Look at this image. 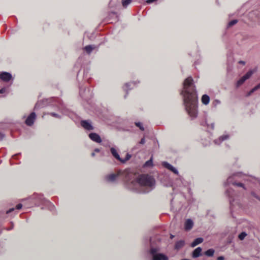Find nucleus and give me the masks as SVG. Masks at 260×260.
<instances>
[{
  "mask_svg": "<svg viewBox=\"0 0 260 260\" xmlns=\"http://www.w3.org/2000/svg\"><path fill=\"white\" fill-rule=\"evenodd\" d=\"M135 124L136 125L139 127V128L140 129V130L141 131H144L145 130V128L143 127V125H142V123L140 122H135Z\"/></svg>",
  "mask_w": 260,
  "mask_h": 260,
  "instance_id": "obj_30",
  "label": "nucleus"
},
{
  "mask_svg": "<svg viewBox=\"0 0 260 260\" xmlns=\"http://www.w3.org/2000/svg\"><path fill=\"white\" fill-rule=\"evenodd\" d=\"M253 72L252 71H248L246 74H245L243 76L241 77V78L238 80L236 83L237 87H239L242 85L247 79L250 78Z\"/></svg>",
  "mask_w": 260,
  "mask_h": 260,
  "instance_id": "obj_6",
  "label": "nucleus"
},
{
  "mask_svg": "<svg viewBox=\"0 0 260 260\" xmlns=\"http://www.w3.org/2000/svg\"><path fill=\"white\" fill-rule=\"evenodd\" d=\"M156 1V0H147L146 3L147 4H151V3H154Z\"/></svg>",
  "mask_w": 260,
  "mask_h": 260,
  "instance_id": "obj_37",
  "label": "nucleus"
},
{
  "mask_svg": "<svg viewBox=\"0 0 260 260\" xmlns=\"http://www.w3.org/2000/svg\"><path fill=\"white\" fill-rule=\"evenodd\" d=\"M203 242V239L202 238H198L194 240L192 244H191V246L194 247L199 244H201Z\"/></svg>",
  "mask_w": 260,
  "mask_h": 260,
  "instance_id": "obj_17",
  "label": "nucleus"
},
{
  "mask_svg": "<svg viewBox=\"0 0 260 260\" xmlns=\"http://www.w3.org/2000/svg\"><path fill=\"white\" fill-rule=\"evenodd\" d=\"M233 202V201H232L231 199H230V203H231V205H232L233 204H232V202Z\"/></svg>",
  "mask_w": 260,
  "mask_h": 260,
  "instance_id": "obj_48",
  "label": "nucleus"
},
{
  "mask_svg": "<svg viewBox=\"0 0 260 260\" xmlns=\"http://www.w3.org/2000/svg\"><path fill=\"white\" fill-rule=\"evenodd\" d=\"M184 245V241L182 240H180L177 241L175 245V249H179L183 247Z\"/></svg>",
  "mask_w": 260,
  "mask_h": 260,
  "instance_id": "obj_18",
  "label": "nucleus"
},
{
  "mask_svg": "<svg viewBox=\"0 0 260 260\" xmlns=\"http://www.w3.org/2000/svg\"><path fill=\"white\" fill-rule=\"evenodd\" d=\"M6 92V88L5 87L2 88L0 89V93H4Z\"/></svg>",
  "mask_w": 260,
  "mask_h": 260,
  "instance_id": "obj_36",
  "label": "nucleus"
},
{
  "mask_svg": "<svg viewBox=\"0 0 260 260\" xmlns=\"http://www.w3.org/2000/svg\"><path fill=\"white\" fill-rule=\"evenodd\" d=\"M91 155H92V156H94L95 155V153H94V152L92 153Z\"/></svg>",
  "mask_w": 260,
  "mask_h": 260,
  "instance_id": "obj_47",
  "label": "nucleus"
},
{
  "mask_svg": "<svg viewBox=\"0 0 260 260\" xmlns=\"http://www.w3.org/2000/svg\"><path fill=\"white\" fill-rule=\"evenodd\" d=\"M247 236V234L245 232H242L239 235V238L240 240H243L245 239V237Z\"/></svg>",
  "mask_w": 260,
  "mask_h": 260,
  "instance_id": "obj_29",
  "label": "nucleus"
},
{
  "mask_svg": "<svg viewBox=\"0 0 260 260\" xmlns=\"http://www.w3.org/2000/svg\"><path fill=\"white\" fill-rule=\"evenodd\" d=\"M39 107V103H37V104L35 106V109H37V108Z\"/></svg>",
  "mask_w": 260,
  "mask_h": 260,
  "instance_id": "obj_43",
  "label": "nucleus"
},
{
  "mask_svg": "<svg viewBox=\"0 0 260 260\" xmlns=\"http://www.w3.org/2000/svg\"><path fill=\"white\" fill-rule=\"evenodd\" d=\"M111 152L112 155L114 157H115L117 159H118V160H121L120 156L118 155L116 150L115 148H114L113 147H112L111 148Z\"/></svg>",
  "mask_w": 260,
  "mask_h": 260,
  "instance_id": "obj_20",
  "label": "nucleus"
},
{
  "mask_svg": "<svg viewBox=\"0 0 260 260\" xmlns=\"http://www.w3.org/2000/svg\"><path fill=\"white\" fill-rule=\"evenodd\" d=\"M94 151L96 152H100V149L98 148L95 149Z\"/></svg>",
  "mask_w": 260,
  "mask_h": 260,
  "instance_id": "obj_44",
  "label": "nucleus"
},
{
  "mask_svg": "<svg viewBox=\"0 0 260 260\" xmlns=\"http://www.w3.org/2000/svg\"><path fill=\"white\" fill-rule=\"evenodd\" d=\"M5 135L3 134H0V140H2L4 138Z\"/></svg>",
  "mask_w": 260,
  "mask_h": 260,
  "instance_id": "obj_40",
  "label": "nucleus"
},
{
  "mask_svg": "<svg viewBox=\"0 0 260 260\" xmlns=\"http://www.w3.org/2000/svg\"><path fill=\"white\" fill-rule=\"evenodd\" d=\"M22 205L21 204H18L16 206V209L17 210L21 209L22 208Z\"/></svg>",
  "mask_w": 260,
  "mask_h": 260,
  "instance_id": "obj_35",
  "label": "nucleus"
},
{
  "mask_svg": "<svg viewBox=\"0 0 260 260\" xmlns=\"http://www.w3.org/2000/svg\"><path fill=\"white\" fill-rule=\"evenodd\" d=\"M239 63H240V64H242V65H245V61H241H241H240L239 62Z\"/></svg>",
  "mask_w": 260,
  "mask_h": 260,
  "instance_id": "obj_42",
  "label": "nucleus"
},
{
  "mask_svg": "<svg viewBox=\"0 0 260 260\" xmlns=\"http://www.w3.org/2000/svg\"><path fill=\"white\" fill-rule=\"evenodd\" d=\"M202 102L204 105H208L209 103L210 98L208 95L204 94L202 97Z\"/></svg>",
  "mask_w": 260,
  "mask_h": 260,
  "instance_id": "obj_16",
  "label": "nucleus"
},
{
  "mask_svg": "<svg viewBox=\"0 0 260 260\" xmlns=\"http://www.w3.org/2000/svg\"><path fill=\"white\" fill-rule=\"evenodd\" d=\"M145 143V139L144 138H143L141 139L140 142H139L141 144H144Z\"/></svg>",
  "mask_w": 260,
  "mask_h": 260,
  "instance_id": "obj_34",
  "label": "nucleus"
},
{
  "mask_svg": "<svg viewBox=\"0 0 260 260\" xmlns=\"http://www.w3.org/2000/svg\"><path fill=\"white\" fill-rule=\"evenodd\" d=\"M49 114H50L53 117H56L58 118H61V116L56 113H49Z\"/></svg>",
  "mask_w": 260,
  "mask_h": 260,
  "instance_id": "obj_32",
  "label": "nucleus"
},
{
  "mask_svg": "<svg viewBox=\"0 0 260 260\" xmlns=\"http://www.w3.org/2000/svg\"><path fill=\"white\" fill-rule=\"evenodd\" d=\"M238 21L237 19H233L231 21L229 22L228 24V27H231L233 25L236 24Z\"/></svg>",
  "mask_w": 260,
  "mask_h": 260,
  "instance_id": "obj_27",
  "label": "nucleus"
},
{
  "mask_svg": "<svg viewBox=\"0 0 260 260\" xmlns=\"http://www.w3.org/2000/svg\"><path fill=\"white\" fill-rule=\"evenodd\" d=\"M202 125H204V126H207L208 127H211V128L212 129H213L214 128V124L213 123H212L211 124H210V125L208 124V121L207 120H205V121H203L202 122Z\"/></svg>",
  "mask_w": 260,
  "mask_h": 260,
  "instance_id": "obj_23",
  "label": "nucleus"
},
{
  "mask_svg": "<svg viewBox=\"0 0 260 260\" xmlns=\"http://www.w3.org/2000/svg\"><path fill=\"white\" fill-rule=\"evenodd\" d=\"M89 137L90 139L95 143H101L102 141L99 134L96 133L89 134Z\"/></svg>",
  "mask_w": 260,
  "mask_h": 260,
  "instance_id": "obj_13",
  "label": "nucleus"
},
{
  "mask_svg": "<svg viewBox=\"0 0 260 260\" xmlns=\"http://www.w3.org/2000/svg\"><path fill=\"white\" fill-rule=\"evenodd\" d=\"M202 251V249L200 247H198L197 248L194 249L192 253V257L194 258L199 257L201 255Z\"/></svg>",
  "mask_w": 260,
  "mask_h": 260,
  "instance_id": "obj_15",
  "label": "nucleus"
},
{
  "mask_svg": "<svg viewBox=\"0 0 260 260\" xmlns=\"http://www.w3.org/2000/svg\"><path fill=\"white\" fill-rule=\"evenodd\" d=\"M152 158H151L149 160H147L144 164V167H152Z\"/></svg>",
  "mask_w": 260,
  "mask_h": 260,
  "instance_id": "obj_31",
  "label": "nucleus"
},
{
  "mask_svg": "<svg viewBox=\"0 0 260 260\" xmlns=\"http://www.w3.org/2000/svg\"><path fill=\"white\" fill-rule=\"evenodd\" d=\"M193 79L189 77L184 80L182 92L185 109L192 119L198 116V96Z\"/></svg>",
  "mask_w": 260,
  "mask_h": 260,
  "instance_id": "obj_1",
  "label": "nucleus"
},
{
  "mask_svg": "<svg viewBox=\"0 0 260 260\" xmlns=\"http://www.w3.org/2000/svg\"><path fill=\"white\" fill-rule=\"evenodd\" d=\"M238 176L237 174H234L232 176L228 178L225 185L232 184L233 185H236L237 186L242 187L244 188V186L243 184L240 182L237 183L235 180V178Z\"/></svg>",
  "mask_w": 260,
  "mask_h": 260,
  "instance_id": "obj_4",
  "label": "nucleus"
},
{
  "mask_svg": "<svg viewBox=\"0 0 260 260\" xmlns=\"http://www.w3.org/2000/svg\"><path fill=\"white\" fill-rule=\"evenodd\" d=\"M14 210V209L13 208H11V209H10L9 210L7 211V213L8 214V213L13 211Z\"/></svg>",
  "mask_w": 260,
  "mask_h": 260,
  "instance_id": "obj_39",
  "label": "nucleus"
},
{
  "mask_svg": "<svg viewBox=\"0 0 260 260\" xmlns=\"http://www.w3.org/2000/svg\"><path fill=\"white\" fill-rule=\"evenodd\" d=\"M173 237H174V236H173V235H171V239H172V238H173Z\"/></svg>",
  "mask_w": 260,
  "mask_h": 260,
  "instance_id": "obj_50",
  "label": "nucleus"
},
{
  "mask_svg": "<svg viewBox=\"0 0 260 260\" xmlns=\"http://www.w3.org/2000/svg\"><path fill=\"white\" fill-rule=\"evenodd\" d=\"M80 95L81 96L84 98L85 95H84L83 91H82L81 90H80Z\"/></svg>",
  "mask_w": 260,
  "mask_h": 260,
  "instance_id": "obj_38",
  "label": "nucleus"
},
{
  "mask_svg": "<svg viewBox=\"0 0 260 260\" xmlns=\"http://www.w3.org/2000/svg\"><path fill=\"white\" fill-rule=\"evenodd\" d=\"M234 191L232 189H227L226 190V195L229 198L232 199L233 196Z\"/></svg>",
  "mask_w": 260,
  "mask_h": 260,
  "instance_id": "obj_24",
  "label": "nucleus"
},
{
  "mask_svg": "<svg viewBox=\"0 0 260 260\" xmlns=\"http://www.w3.org/2000/svg\"><path fill=\"white\" fill-rule=\"evenodd\" d=\"M120 173L121 171H119L116 173L110 174L106 177V180L108 182H113L116 180L117 177L120 175Z\"/></svg>",
  "mask_w": 260,
  "mask_h": 260,
  "instance_id": "obj_8",
  "label": "nucleus"
},
{
  "mask_svg": "<svg viewBox=\"0 0 260 260\" xmlns=\"http://www.w3.org/2000/svg\"><path fill=\"white\" fill-rule=\"evenodd\" d=\"M132 84L134 85V83L133 82L125 84V85H124L123 86V89L125 90V91H127L128 89H131V88H133L131 87Z\"/></svg>",
  "mask_w": 260,
  "mask_h": 260,
  "instance_id": "obj_25",
  "label": "nucleus"
},
{
  "mask_svg": "<svg viewBox=\"0 0 260 260\" xmlns=\"http://www.w3.org/2000/svg\"><path fill=\"white\" fill-rule=\"evenodd\" d=\"M204 253L205 255H207L208 257H212L214 253V250L213 249H209L206 251Z\"/></svg>",
  "mask_w": 260,
  "mask_h": 260,
  "instance_id": "obj_21",
  "label": "nucleus"
},
{
  "mask_svg": "<svg viewBox=\"0 0 260 260\" xmlns=\"http://www.w3.org/2000/svg\"><path fill=\"white\" fill-rule=\"evenodd\" d=\"M149 253L151 260H169V257L160 252V249L157 247H151Z\"/></svg>",
  "mask_w": 260,
  "mask_h": 260,
  "instance_id": "obj_3",
  "label": "nucleus"
},
{
  "mask_svg": "<svg viewBox=\"0 0 260 260\" xmlns=\"http://www.w3.org/2000/svg\"><path fill=\"white\" fill-rule=\"evenodd\" d=\"M12 229H13V226H12V227H11V228H10L8 229H7V230L9 231V230H12Z\"/></svg>",
  "mask_w": 260,
  "mask_h": 260,
  "instance_id": "obj_46",
  "label": "nucleus"
},
{
  "mask_svg": "<svg viewBox=\"0 0 260 260\" xmlns=\"http://www.w3.org/2000/svg\"><path fill=\"white\" fill-rule=\"evenodd\" d=\"M131 156H132L130 154H129L128 153H127L125 159H122L121 158V160H119V161H120L122 163H124L127 160L130 159L131 158Z\"/></svg>",
  "mask_w": 260,
  "mask_h": 260,
  "instance_id": "obj_28",
  "label": "nucleus"
},
{
  "mask_svg": "<svg viewBox=\"0 0 260 260\" xmlns=\"http://www.w3.org/2000/svg\"><path fill=\"white\" fill-rule=\"evenodd\" d=\"M229 139V136L228 135H223L220 137L218 138V139L215 140L214 141V142L216 143V144L219 145L223 141H224L225 140H227Z\"/></svg>",
  "mask_w": 260,
  "mask_h": 260,
  "instance_id": "obj_14",
  "label": "nucleus"
},
{
  "mask_svg": "<svg viewBox=\"0 0 260 260\" xmlns=\"http://www.w3.org/2000/svg\"><path fill=\"white\" fill-rule=\"evenodd\" d=\"M17 156V155H14L13 156V157H15V156Z\"/></svg>",
  "mask_w": 260,
  "mask_h": 260,
  "instance_id": "obj_51",
  "label": "nucleus"
},
{
  "mask_svg": "<svg viewBox=\"0 0 260 260\" xmlns=\"http://www.w3.org/2000/svg\"><path fill=\"white\" fill-rule=\"evenodd\" d=\"M94 48H95V46L89 45L86 46L84 47V49L86 51V53L89 54L91 53V52L92 51V50H93L94 49Z\"/></svg>",
  "mask_w": 260,
  "mask_h": 260,
  "instance_id": "obj_19",
  "label": "nucleus"
},
{
  "mask_svg": "<svg viewBox=\"0 0 260 260\" xmlns=\"http://www.w3.org/2000/svg\"><path fill=\"white\" fill-rule=\"evenodd\" d=\"M217 260H223L224 259V257L223 256H219V257H217Z\"/></svg>",
  "mask_w": 260,
  "mask_h": 260,
  "instance_id": "obj_41",
  "label": "nucleus"
},
{
  "mask_svg": "<svg viewBox=\"0 0 260 260\" xmlns=\"http://www.w3.org/2000/svg\"><path fill=\"white\" fill-rule=\"evenodd\" d=\"M36 118V114L35 113H31L29 116L27 117L25 123L27 125L31 126L33 124L34 121L35 120Z\"/></svg>",
  "mask_w": 260,
  "mask_h": 260,
  "instance_id": "obj_11",
  "label": "nucleus"
},
{
  "mask_svg": "<svg viewBox=\"0 0 260 260\" xmlns=\"http://www.w3.org/2000/svg\"><path fill=\"white\" fill-rule=\"evenodd\" d=\"M257 18H258V20H259V22H260V15H259L257 16Z\"/></svg>",
  "mask_w": 260,
  "mask_h": 260,
  "instance_id": "obj_45",
  "label": "nucleus"
},
{
  "mask_svg": "<svg viewBox=\"0 0 260 260\" xmlns=\"http://www.w3.org/2000/svg\"><path fill=\"white\" fill-rule=\"evenodd\" d=\"M30 199L36 201V205L38 206L39 204L44 203L46 200L41 194H34Z\"/></svg>",
  "mask_w": 260,
  "mask_h": 260,
  "instance_id": "obj_5",
  "label": "nucleus"
},
{
  "mask_svg": "<svg viewBox=\"0 0 260 260\" xmlns=\"http://www.w3.org/2000/svg\"><path fill=\"white\" fill-rule=\"evenodd\" d=\"M136 184L139 186V189L135 187H131V189L138 192L146 193L155 188V180L153 177L148 174H142L137 177L136 180L132 181V186H135Z\"/></svg>",
  "mask_w": 260,
  "mask_h": 260,
  "instance_id": "obj_2",
  "label": "nucleus"
},
{
  "mask_svg": "<svg viewBox=\"0 0 260 260\" xmlns=\"http://www.w3.org/2000/svg\"><path fill=\"white\" fill-rule=\"evenodd\" d=\"M259 88H260V83L258 84H257L256 86L254 87L253 88H252L251 90L250 91V92H249V93H248L247 95L250 96L252 92H254V91H255L256 90L258 89Z\"/></svg>",
  "mask_w": 260,
  "mask_h": 260,
  "instance_id": "obj_22",
  "label": "nucleus"
},
{
  "mask_svg": "<svg viewBox=\"0 0 260 260\" xmlns=\"http://www.w3.org/2000/svg\"><path fill=\"white\" fill-rule=\"evenodd\" d=\"M181 260H189V259H187V258H184V259H181Z\"/></svg>",
  "mask_w": 260,
  "mask_h": 260,
  "instance_id": "obj_49",
  "label": "nucleus"
},
{
  "mask_svg": "<svg viewBox=\"0 0 260 260\" xmlns=\"http://www.w3.org/2000/svg\"><path fill=\"white\" fill-rule=\"evenodd\" d=\"M132 0H122V5L124 8H126L132 2Z\"/></svg>",
  "mask_w": 260,
  "mask_h": 260,
  "instance_id": "obj_26",
  "label": "nucleus"
},
{
  "mask_svg": "<svg viewBox=\"0 0 260 260\" xmlns=\"http://www.w3.org/2000/svg\"><path fill=\"white\" fill-rule=\"evenodd\" d=\"M0 79L4 82H8L12 79V76L9 73L3 72L0 74Z\"/></svg>",
  "mask_w": 260,
  "mask_h": 260,
  "instance_id": "obj_9",
  "label": "nucleus"
},
{
  "mask_svg": "<svg viewBox=\"0 0 260 260\" xmlns=\"http://www.w3.org/2000/svg\"><path fill=\"white\" fill-rule=\"evenodd\" d=\"M221 103V102L219 100H214L213 102V105L214 106H217Z\"/></svg>",
  "mask_w": 260,
  "mask_h": 260,
  "instance_id": "obj_33",
  "label": "nucleus"
},
{
  "mask_svg": "<svg viewBox=\"0 0 260 260\" xmlns=\"http://www.w3.org/2000/svg\"><path fill=\"white\" fill-rule=\"evenodd\" d=\"M81 125L87 131H92L93 129V127L89 120L81 121Z\"/></svg>",
  "mask_w": 260,
  "mask_h": 260,
  "instance_id": "obj_10",
  "label": "nucleus"
},
{
  "mask_svg": "<svg viewBox=\"0 0 260 260\" xmlns=\"http://www.w3.org/2000/svg\"><path fill=\"white\" fill-rule=\"evenodd\" d=\"M193 226V222L191 219H187L184 223V230L185 231H190Z\"/></svg>",
  "mask_w": 260,
  "mask_h": 260,
  "instance_id": "obj_12",
  "label": "nucleus"
},
{
  "mask_svg": "<svg viewBox=\"0 0 260 260\" xmlns=\"http://www.w3.org/2000/svg\"><path fill=\"white\" fill-rule=\"evenodd\" d=\"M162 165H163L164 167L168 169L170 171L174 172L175 174L178 175L180 180L182 178V177L179 175V172L177 171V170L168 162L164 161L162 162Z\"/></svg>",
  "mask_w": 260,
  "mask_h": 260,
  "instance_id": "obj_7",
  "label": "nucleus"
}]
</instances>
